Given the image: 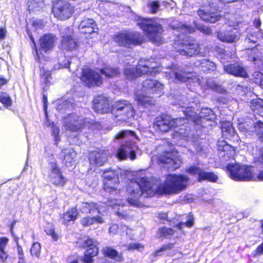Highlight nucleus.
Segmentation results:
<instances>
[{
	"instance_id": "obj_1",
	"label": "nucleus",
	"mask_w": 263,
	"mask_h": 263,
	"mask_svg": "<svg viewBox=\"0 0 263 263\" xmlns=\"http://www.w3.org/2000/svg\"><path fill=\"white\" fill-rule=\"evenodd\" d=\"M189 178L184 175L169 174L164 183L159 185L146 177H140L136 181H132L127 187L128 202L135 207H140L139 198L142 195L152 196L159 194H178L184 190L188 184Z\"/></svg>"
},
{
	"instance_id": "obj_2",
	"label": "nucleus",
	"mask_w": 263,
	"mask_h": 263,
	"mask_svg": "<svg viewBox=\"0 0 263 263\" xmlns=\"http://www.w3.org/2000/svg\"><path fill=\"white\" fill-rule=\"evenodd\" d=\"M177 32L174 34L177 36L173 47L180 54L187 57L197 55L200 52L198 44L192 42L190 40H185L184 36L194 31L193 28L189 25H183L177 21L174 22L170 26Z\"/></svg>"
},
{
	"instance_id": "obj_3",
	"label": "nucleus",
	"mask_w": 263,
	"mask_h": 263,
	"mask_svg": "<svg viewBox=\"0 0 263 263\" xmlns=\"http://www.w3.org/2000/svg\"><path fill=\"white\" fill-rule=\"evenodd\" d=\"M137 24L152 42L161 44L163 42V29L157 19L140 18L137 20Z\"/></svg>"
},
{
	"instance_id": "obj_4",
	"label": "nucleus",
	"mask_w": 263,
	"mask_h": 263,
	"mask_svg": "<svg viewBox=\"0 0 263 263\" xmlns=\"http://www.w3.org/2000/svg\"><path fill=\"white\" fill-rule=\"evenodd\" d=\"M187 100L185 96H181L180 100L176 103L182 108H185L184 110H183L184 114L185 116V118H178V119H181L183 121L177 123V126L173 128L175 131L178 133L183 138H187L190 136L191 128L187 124V122L189 119H191L195 123H198L196 120L197 119L196 114L195 112L194 109L192 107H186L185 105H187Z\"/></svg>"
},
{
	"instance_id": "obj_5",
	"label": "nucleus",
	"mask_w": 263,
	"mask_h": 263,
	"mask_svg": "<svg viewBox=\"0 0 263 263\" xmlns=\"http://www.w3.org/2000/svg\"><path fill=\"white\" fill-rule=\"evenodd\" d=\"M165 73L166 77L175 83L186 82L193 84L194 86L200 85V80L198 77L178 65H172L169 71H166Z\"/></svg>"
},
{
	"instance_id": "obj_6",
	"label": "nucleus",
	"mask_w": 263,
	"mask_h": 263,
	"mask_svg": "<svg viewBox=\"0 0 263 263\" xmlns=\"http://www.w3.org/2000/svg\"><path fill=\"white\" fill-rule=\"evenodd\" d=\"M156 64L151 63L149 60H141L136 68L130 65L127 66L124 69V73L126 78L133 80L139 76L144 74L152 73L151 69H154Z\"/></svg>"
},
{
	"instance_id": "obj_7",
	"label": "nucleus",
	"mask_w": 263,
	"mask_h": 263,
	"mask_svg": "<svg viewBox=\"0 0 263 263\" xmlns=\"http://www.w3.org/2000/svg\"><path fill=\"white\" fill-rule=\"evenodd\" d=\"M227 170L232 179L236 181H249L254 178L252 167L251 166L239 163L228 164Z\"/></svg>"
},
{
	"instance_id": "obj_8",
	"label": "nucleus",
	"mask_w": 263,
	"mask_h": 263,
	"mask_svg": "<svg viewBox=\"0 0 263 263\" xmlns=\"http://www.w3.org/2000/svg\"><path fill=\"white\" fill-rule=\"evenodd\" d=\"M112 114L118 121L126 122L127 119L133 117L135 114L133 105L126 100L115 102L111 110Z\"/></svg>"
},
{
	"instance_id": "obj_9",
	"label": "nucleus",
	"mask_w": 263,
	"mask_h": 263,
	"mask_svg": "<svg viewBox=\"0 0 263 263\" xmlns=\"http://www.w3.org/2000/svg\"><path fill=\"white\" fill-rule=\"evenodd\" d=\"M114 40L120 46L128 47L141 44L143 36L138 32L125 31L117 34Z\"/></svg>"
},
{
	"instance_id": "obj_10",
	"label": "nucleus",
	"mask_w": 263,
	"mask_h": 263,
	"mask_svg": "<svg viewBox=\"0 0 263 263\" xmlns=\"http://www.w3.org/2000/svg\"><path fill=\"white\" fill-rule=\"evenodd\" d=\"M73 7L64 0H58L53 3L52 12L54 16L60 20L69 18L73 12Z\"/></svg>"
},
{
	"instance_id": "obj_11",
	"label": "nucleus",
	"mask_w": 263,
	"mask_h": 263,
	"mask_svg": "<svg viewBox=\"0 0 263 263\" xmlns=\"http://www.w3.org/2000/svg\"><path fill=\"white\" fill-rule=\"evenodd\" d=\"M183 121L181 119H172L167 115H163L156 118L154 127L156 129L162 132H167L173 127L177 126L178 122Z\"/></svg>"
},
{
	"instance_id": "obj_12",
	"label": "nucleus",
	"mask_w": 263,
	"mask_h": 263,
	"mask_svg": "<svg viewBox=\"0 0 263 263\" xmlns=\"http://www.w3.org/2000/svg\"><path fill=\"white\" fill-rule=\"evenodd\" d=\"M63 126L66 129L72 132H79L88 123L91 124L92 121L90 122L87 119L82 120L79 117L75 115H70L64 119Z\"/></svg>"
},
{
	"instance_id": "obj_13",
	"label": "nucleus",
	"mask_w": 263,
	"mask_h": 263,
	"mask_svg": "<svg viewBox=\"0 0 263 263\" xmlns=\"http://www.w3.org/2000/svg\"><path fill=\"white\" fill-rule=\"evenodd\" d=\"M176 155V152H165L159 157L158 161L160 163L165 164L166 167L175 170L181 164V160Z\"/></svg>"
},
{
	"instance_id": "obj_14",
	"label": "nucleus",
	"mask_w": 263,
	"mask_h": 263,
	"mask_svg": "<svg viewBox=\"0 0 263 263\" xmlns=\"http://www.w3.org/2000/svg\"><path fill=\"white\" fill-rule=\"evenodd\" d=\"M49 164L50 172L48 177L50 181L57 186H63L66 181L57 162L55 161H51Z\"/></svg>"
},
{
	"instance_id": "obj_15",
	"label": "nucleus",
	"mask_w": 263,
	"mask_h": 263,
	"mask_svg": "<svg viewBox=\"0 0 263 263\" xmlns=\"http://www.w3.org/2000/svg\"><path fill=\"white\" fill-rule=\"evenodd\" d=\"M143 92L147 94H156L160 97L163 91V85L155 80H146L141 86V89Z\"/></svg>"
},
{
	"instance_id": "obj_16",
	"label": "nucleus",
	"mask_w": 263,
	"mask_h": 263,
	"mask_svg": "<svg viewBox=\"0 0 263 263\" xmlns=\"http://www.w3.org/2000/svg\"><path fill=\"white\" fill-rule=\"evenodd\" d=\"M103 177L104 178V189L106 192L115 191L119 182L118 174L112 170H106L103 173Z\"/></svg>"
},
{
	"instance_id": "obj_17",
	"label": "nucleus",
	"mask_w": 263,
	"mask_h": 263,
	"mask_svg": "<svg viewBox=\"0 0 263 263\" xmlns=\"http://www.w3.org/2000/svg\"><path fill=\"white\" fill-rule=\"evenodd\" d=\"M81 80L89 87L98 86L102 83V80L99 74L89 69L83 71Z\"/></svg>"
},
{
	"instance_id": "obj_18",
	"label": "nucleus",
	"mask_w": 263,
	"mask_h": 263,
	"mask_svg": "<svg viewBox=\"0 0 263 263\" xmlns=\"http://www.w3.org/2000/svg\"><path fill=\"white\" fill-rule=\"evenodd\" d=\"M218 156L222 161L234 159L235 150L233 147L228 144L225 141H219L217 144Z\"/></svg>"
},
{
	"instance_id": "obj_19",
	"label": "nucleus",
	"mask_w": 263,
	"mask_h": 263,
	"mask_svg": "<svg viewBox=\"0 0 263 263\" xmlns=\"http://www.w3.org/2000/svg\"><path fill=\"white\" fill-rule=\"evenodd\" d=\"M134 144L131 141H128L122 144L118 149L116 156L120 160H123L129 157L131 160L135 159L136 155L134 151Z\"/></svg>"
},
{
	"instance_id": "obj_20",
	"label": "nucleus",
	"mask_w": 263,
	"mask_h": 263,
	"mask_svg": "<svg viewBox=\"0 0 263 263\" xmlns=\"http://www.w3.org/2000/svg\"><path fill=\"white\" fill-rule=\"evenodd\" d=\"M72 30L69 28L63 29L61 31L62 40L61 45L63 49L66 50H72L77 47V42L71 37Z\"/></svg>"
},
{
	"instance_id": "obj_21",
	"label": "nucleus",
	"mask_w": 263,
	"mask_h": 263,
	"mask_svg": "<svg viewBox=\"0 0 263 263\" xmlns=\"http://www.w3.org/2000/svg\"><path fill=\"white\" fill-rule=\"evenodd\" d=\"M108 158V154L103 151L92 152L89 156V163L92 167L102 166L107 162Z\"/></svg>"
},
{
	"instance_id": "obj_22",
	"label": "nucleus",
	"mask_w": 263,
	"mask_h": 263,
	"mask_svg": "<svg viewBox=\"0 0 263 263\" xmlns=\"http://www.w3.org/2000/svg\"><path fill=\"white\" fill-rule=\"evenodd\" d=\"M224 70L228 74L237 77L248 78V74L245 67L237 63L224 66Z\"/></svg>"
},
{
	"instance_id": "obj_23",
	"label": "nucleus",
	"mask_w": 263,
	"mask_h": 263,
	"mask_svg": "<svg viewBox=\"0 0 263 263\" xmlns=\"http://www.w3.org/2000/svg\"><path fill=\"white\" fill-rule=\"evenodd\" d=\"M93 108L98 113H107L110 110L109 101L104 96H98L93 100Z\"/></svg>"
},
{
	"instance_id": "obj_24",
	"label": "nucleus",
	"mask_w": 263,
	"mask_h": 263,
	"mask_svg": "<svg viewBox=\"0 0 263 263\" xmlns=\"http://www.w3.org/2000/svg\"><path fill=\"white\" fill-rule=\"evenodd\" d=\"M217 37L221 42L230 43L235 42L238 40L235 28L227 29L225 31H218L217 32Z\"/></svg>"
},
{
	"instance_id": "obj_25",
	"label": "nucleus",
	"mask_w": 263,
	"mask_h": 263,
	"mask_svg": "<svg viewBox=\"0 0 263 263\" xmlns=\"http://www.w3.org/2000/svg\"><path fill=\"white\" fill-rule=\"evenodd\" d=\"M55 41V36L52 34H47L41 36L39 40L41 49L45 52L51 50L54 46Z\"/></svg>"
},
{
	"instance_id": "obj_26",
	"label": "nucleus",
	"mask_w": 263,
	"mask_h": 263,
	"mask_svg": "<svg viewBox=\"0 0 263 263\" xmlns=\"http://www.w3.org/2000/svg\"><path fill=\"white\" fill-rule=\"evenodd\" d=\"M97 25L92 19L86 18L83 20L79 26L81 33L90 34L98 30Z\"/></svg>"
},
{
	"instance_id": "obj_27",
	"label": "nucleus",
	"mask_w": 263,
	"mask_h": 263,
	"mask_svg": "<svg viewBox=\"0 0 263 263\" xmlns=\"http://www.w3.org/2000/svg\"><path fill=\"white\" fill-rule=\"evenodd\" d=\"M146 93L142 91L137 89L135 91V100L137 102L138 105L144 107H147L149 105L153 104L154 101L152 97L146 96Z\"/></svg>"
},
{
	"instance_id": "obj_28",
	"label": "nucleus",
	"mask_w": 263,
	"mask_h": 263,
	"mask_svg": "<svg viewBox=\"0 0 263 263\" xmlns=\"http://www.w3.org/2000/svg\"><path fill=\"white\" fill-rule=\"evenodd\" d=\"M198 15L205 22L214 23L220 20L221 15L218 12H208L204 10H199L197 12Z\"/></svg>"
},
{
	"instance_id": "obj_29",
	"label": "nucleus",
	"mask_w": 263,
	"mask_h": 263,
	"mask_svg": "<svg viewBox=\"0 0 263 263\" xmlns=\"http://www.w3.org/2000/svg\"><path fill=\"white\" fill-rule=\"evenodd\" d=\"M195 65L204 72L213 71L216 69L215 64L207 59L198 60L195 62Z\"/></svg>"
},
{
	"instance_id": "obj_30",
	"label": "nucleus",
	"mask_w": 263,
	"mask_h": 263,
	"mask_svg": "<svg viewBox=\"0 0 263 263\" xmlns=\"http://www.w3.org/2000/svg\"><path fill=\"white\" fill-rule=\"evenodd\" d=\"M81 210L83 213H93L94 210H97L99 213H101L106 211L105 209H102L101 205H97L95 203H83Z\"/></svg>"
},
{
	"instance_id": "obj_31",
	"label": "nucleus",
	"mask_w": 263,
	"mask_h": 263,
	"mask_svg": "<svg viewBox=\"0 0 263 263\" xmlns=\"http://www.w3.org/2000/svg\"><path fill=\"white\" fill-rule=\"evenodd\" d=\"M63 156L65 164L67 166L74 164L75 162L74 158L76 156L75 152L72 148L64 149L62 151Z\"/></svg>"
},
{
	"instance_id": "obj_32",
	"label": "nucleus",
	"mask_w": 263,
	"mask_h": 263,
	"mask_svg": "<svg viewBox=\"0 0 263 263\" xmlns=\"http://www.w3.org/2000/svg\"><path fill=\"white\" fill-rule=\"evenodd\" d=\"M9 239L6 237L0 238V262H5L8 257L7 252L6 251V246Z\"/></svg>"
},
{
	"instance_id": "obj_33",
	"label": "nucleus",
	"mask_w": 263,
	"mask_h": 263,
	"mask_svg": "<svg viewBox=\"0 0 263 263\" xmlns=\"http://www.w3.org/2000/svg\"><path fill=\"white\" fill-rule=\"evenodd\" d=\"M221 131L222 136L226 138H230L236 135L232 124L230 122H224L221 125Z\"/></svg>"
},
{
	"instance_id": "obj_34",
	"label": "nucleus",
	"mask_w": 263,
	"mask_h": 263,
	"mask_svg": "<svg viewBox=\"0 0 263 263\" xmlns=\"http://www.w3.org/2000/svg\"><path fill=\"white\" fill-rule=\"evenodd\" d=\"M104 254L110 258L118 262L122 260V254L111 247H106L103 249Z\"/></svg>"
},
{
	"instance_id": "obj_35",
	"label": "nucleus",
	"mask_w": 263,
	"mask_h": 263,
	"mask_svg": "<svg viewBox=\"0 0 263 263\" xmlns=\"http://www.w3.org/2000/svg\"><path fill=\"white\" fill-rule=\"evenodd\" d=\"M78 214L79 212L76 208H72L68 210L63 215V222L64 224H67L71 221H74L77 219Z\"/></svg>"
},
{
	"instance_id": "obj_36",
	"label": "nucleus",
	"mask_w": 263,
	"mask_h": 263,
	"mask_svg": "<svg viewBox=\"0 0 263 263\" xmlns=\"http://www.w3.org/2000/svg\"><path fill=\"white\" fill-rule=\"evenodd\" d=\"M100 72L108 78L118 77L121 73L120 70L118 68L112 67L109 66L101 69L100 70Z\"/></svg>"
},
{
	"instance_id": "obj_37",
	"label": "nucleus",
	"mask_w": 263,
	"mask_h": 263,
	"mask_svg": "<svg viewBox=\"0 0 263 263\" xmlns=\"http://www.w3.org/2000/svg\"><path fill=\"white\" fill-rule=\"evenodd\" d=\"M254 125L249 126L246 123H239L238 124V128L239 131L244 134L246 136L250 135L254 132Z\"/></svg>"
},
{
	"instance_id": "obj_38",
	"label": "nucleus",
	"mask_w": 263,
	"mask_h": 263,
	"mask_svg": "<svg viewBox=\"0 0 263 263\" xmlns=\"http://www.w3.org/2000/svg\"><path fill=\"white\" fill-rule=\"evenodd\" d=\"M251 107L256 113L263 117V100L259 99L252 102Z\"/></svg>"
},
{
	"instance_id": "obj_39",
	"label": "nucleus",
	"mask_w": 263,
	"mask_h": 263,
	"mask_svg": "<svg viewBox=\"0 0 263 263\" xmlns=\"http://www.w3.org/2000/svg\"><path fill=\"white\" fill-rule=\"evenodd\" d=\"M263 35L262 32L258 31L257 33L254 31H250L246 38L245 41L247 43H253L255 44L257 39H262Z\"/></svg>"
},
{
	"instance_id": "obj_40",
	"label": "nucleus",
	"mask_w": 263,
	"mask_h": 263,
	"mask_svg": "<svg viewBox=\"0 0 263 263\" xmlns=\"http://www.w3.org/2000/svg\"><path fill=\"white\" fill-rule=\"evenodd\" d=\"M217 179V176L214 173L212 172H206L203 170L201 174H200V177L199 181H201L203 180H208L210 181L215 182Z\"/></svg>"
},
{
	"instance_id": "obj_41",
	"label": "nucleus",
	"mask_w": 263,
	"mask_h": 263,
	"mask_svg": "<svg viewBox=\"0 0 263 263\" xmlns=\"http://www.w3.org/2000/svg\"><path fill=\"white\" fill-rule=\"evenodd\" d=\"M247 53L249 55V59L250 61L255 62L260 58V53L256 47L250 49H248Z\"/></svg>"
},
{
	"instance_id": "obj_42",
	"label": "nucleus",
	"mask_w": 263,
	"mask_h": 263,
	"mask_svg": "<svg viewBox=\"0 0 263 263\" xmlns=\"http://www.w3.org/2000/svg\"><path fill=\"white\" fill-rule=\"evenodd\" d=\"M135 133L129 130H121L117 133L115 138L117 139H122L123 138H128L129 137H135Z\"/></svg>"
},
{
	"instance_id": "obj_43",
	"label": "nucleus",
	"mask_w": 263,
	"mask_h": 263,
	"mask_svg": "<svg viewBox=\"0 0 263 263\" xmlns=\"http://www.w3.org/2000/svg\"><path fill=\"white\" fill-rule=\"evenodd\" d=\"M79 243L80 244V246L83 248L86 247L90 248L98 244V242L94 241L92 239L89 237H84L79 242Z\"/></svg>"
},
{
	"instance_id": "obj_44",
	"label": "nucleus",
	"mask_w": 263,
	"mask_h": 263,
	"mask_svg": "<svg viewBox=\"0 0 263 263\" xmlns=\"http://www.w3.org/2000/svg\"><path fill=\"white\" fill-rule=\"evenodd\" d=\"M0 102L6 107L11 106L12 105V101L10 96L5 92L2 91L0 92Z\"/></svg>"
},
{
	"instance_id": "obj_45",
	"label": "nucleus",
	"mask_w": 263,
	"mask_h": 263,
	"mask_svg": "<svg viewBox=\"0 0 263 263\" xmlns=\"http://www.w3.org/2000/svg\"><path fill=\"white\" fill-rule=\"evenodd\" d=\"M174 233V231L171 228L162 227L159 229V235L160 237L163 236L165 238H170Z\"/></svg>"
},
{
	"instance_id": "obj_46",
	"label": "nucleus",
	"mask_w": 263,
	"mask_h": 263,
	"mask_svg": "<svg viewBox=\"0 0 263 263\" xmlns=\"http://www.w3.org/2000/svg\"><path fill=\"white\" fill-rule=\"evenodd\" d=\"M46 68H43L41 72V75L42 76L41 81L42 82L47 84L51 78V72L52 70L48 69H46Z\"/></svg>"
},
{
	"instance_id": "obj_47",
	"label": "nucleus",
	"mask_w": 263,
	"mask_h": 263,
	"mask_svg": "<svg viewBox=\"0 0 263 263\" xmlns=\"http://www.w3.org/2000/svg\"><path fill=\"white\" fill-rule=\"evenodd\" d=\"M202 171L203 170L199 167L196 165H192L186 168V172L191 175H198V179L199 180L200 177V174H201Z\"/></svg>"
},
{
	"instance_id": "obj_48",
	"label": "nucleus",
	"mask_w": 263,
	"mask_h": 263,
	"mask_svg": "<svg viewBox=\"0 0 263 263\" xmlns=\"http://www.w3.org/2000/svg\"><path fill=\"white\" fill-rule=\"evenodd\" d=\"M254 132L263 140V122H257L254 124Z\"/></svg>"
},
{
	"instance_id": "obj_49",
	"label": "nucleus",
	"mask_w": 263,
	"mask_h": 263,
	"mask_svg": "<svg viewBox=\"0 0 263 263\" xmlns=\"http://www.w3.org/2000/svg\"><path fill=\"white\" fill-rule=\"evenodd\" d=\"M69 63L70 62L69 60L66 57H61L59 61V66L57 67L56 66H54L52 69L58 70L61 68L68 67V66L69 65Z\"/></svg>"
},
{
	"instance_id": "obj_50",
	"label": "nucleus",
	"mask_w": 263,
	"mask_h": 263,
	"mask_svg": "<svg viewBox=\"0 0 263 263\" xmlns=\"http://www.w3.org/2000/svg\"><path fill=\"white\" fill-rule=\"evenodd\" d=\"M41 248V245L39 243H33L30 249L31 254L32 256L38 257L40 255Z\"/></svg>"
},
{
	"instance_id": "obj_51",
	"label": "nucleus",
	"mask_w": 263,
	"mask_h": 263,
	"mask_svg": "<svg viewBox=\"0 0 263 263\" xmlns=\"http://www.w3.org/2000/svg\"><path fill=\"white\" fill-rule=\"evenodd\" d=\"M147 7L149 8L150 11L152 13H156L160 7V3L158 1H154L149 2L147 4Z\"/></svg>"
},
{
	"instance_id": "obj_52",
	"label": "nucleus",
	"mask_w": 263,
	"mask_h": 263,
	"mask_svg": "<svg viewBox=\"0 0 263 263\" xmlns=\"http://www.w3.org/2000/svg\"><path fill=\"white\" fill-rule=\"evenodd\" d=\"M194 218L192 216H189L188 217V220L185 222H180L176 225V227L181 230L182 228L185 226L187 227L190 228L193 225Z\"/></svg>"
},
{
	"instance_id": "obj_53",
	"label": "nucleus",
	"mask_w": 263,
	"mask_h": 263,
	"mask_svg": "<svg viewBox=\"0 0 263 263\" xmlns=\"http://www.w3.org/2000/svg\"><path fill=\"white\" fill-rule=\"evenodd\" d=\"M173 247V244H168L167 245L163 246L159 250H157L154 253V256L157 257L158 256H160L162 254V253H163V252L167 250L172 249Z\"/></svg>"
},
{
	"instance_id": "obj_54",
	"label": "nucleus",
	"mask_w": 263,
	"mask_h": 263,
	"mask_svg": "<svg viewBox=\"0 0 263 263\" xmlns=\"http://www.w3.org/2000/svg\"><path fill=\"white\" fill-rule=\"evenodd\" d=\"M47 235L51 236L52 239L54 241H57L58 239V235L55 232V231L53 228H46L45 230Z\"/></svg>"
},
{
	"instance_id": "obj_55",
	"label": "nucleus",
	"mask_w": 263,
	"mask_h": 263,
	"mask_svg": "<svg viewBox=\"0 0 263 263\" xmlns=\"http://www.w3.org/2000/svg\"><path fill=\"white\" fill-rule=\"evenodd\" d=\"M93 223L94 219L93 217H90L89 216L84 217L81 220V223L84 227H88Z\"/></svg>"
},
{
	"instance_id": "obj_56",
	"label": "nucleus",
	"mask_w": 263,
	"mask_h": 263,
	"mask_svg": "<svg viewBox=\"0 0 263 263\" xmlns=\"http://www.w3.org/2000/svg\"><path fill=\"white\" fill-rule=\"evenodd\" d=\"M97 245H95L90 247L85 251V252L87 255H90L91 256H95L97 255L98 253V248L97 247Z\"/></svg>"
},
{
	"instance_id": "obj_57",
	"label": "nucleus",
	"mask_w": 263,
	"mask_h": 263,
	"mask_svg": "<svg viewBox=\"0 0 263 263\" xmlns=\"http://www.w3.org/2000/svg\"><path fill=\"white\" fill-rule=\"evenodd\" d=\"M59 132L60 130L58 127L53 125L52 126V133L54 137V140L56 142L60 140L59 139Z\"/></svg>"
},
{
	"instance_id": "obj_58",
	"label": "nucleus",
	"mask_w": 263,
	"mask_h": 263,
	"mask_svg": "<svg viewBox=\"0 0 263 263\" xmlns=\"http://www.w3.org/2000/svg\"><path fill=\"white\" fill-rule=\"evenodd\" d=\"M143 246L139 243H131L128 246V249L129 250L137 249L138 250L141 251V250L143 249Z\"/></svg>"
},
{
	"instance_id": "obj_59",
	"label": "nucleus",
	"mask_w": 263,
	"mask_h": 263,
	"mask_svg": "<svg viewBox=\"0 0 263 263\" xmlns=\"http://www.w3.org/2000/svg\"><path fill=\"white\" fill-rule=\"evenodd\" d=\"M17 251L18 254V257L19 258V261L24 262V252L22 249V247L21 246L20 244H17Z\"/></svg>"
},
{
	"instance_id": "obj_60",
	"label": "nucleus",
	"mask_w": 263,
	"mask_h": 263,
	"mask_svg": "<svg viewBox=\"0 0 263 263\" xmlns=\"http://www.w3.org/2000/svg\"><path fill=\"white\" fill-rule=\"evenodd\" d=\"M198 29L205 34H210L212 33L211 29L203 25H201L198 27Z\"/></svg>"
},
{
	"instance_id": "obj_61",
	"label": "nucleus",
	"mask_w": 263,
	"mask_h": 263,
	"mask_svg": "<svg viewBox=\"0 0 263 263\" xmlns=\"http://www.w3.org/2000/svg\"><path fill=\"white\" fill-rule=\"evenodd\" d=\"M121 203L119 202V201H118L116 199H111L106 202V203L105 204L106 206H114L116 205H120Z\"/></svg>"
},
{
	"instance_id": "obj_62",
	"label": "nucleus",
	"mask_w": 263,
	"mask_h": 263,
	"mask_svg": "<svg viewBox=\"0 0 263 263\" xmlns=\"http://www.w3.org/2000/svg\"><path fill=\"white\" fill-rule=\"evenodd\" d=\"M93 256H91L90 255H87V253H85V255L83 258V261L86 263H91L92 262L93 259L92 257Z\"/></svg>"
},
{
	"instance_id": "obj_63",
	"label": "nucleus",
	"mask_w": 263,
	"mask_h": 263,
	"mask_svg": "<svg viewBox=\"0 0 263 263\" xmlns=\"http://www.w3.org/2000/svg\"><path fill=\"white\" fill-rule=\"evenodd\" d=\"M253 77L254 79L259 80V81H260L261 79L263 78V75L262 73L258 71L254 72L253 74Z\"/></svg>"
},
{
	"instance_id": "obj_64",
	"label": "nucleus",
	"mask_w": 263,
	"mask_h": 263,
	"mask_svg": "<svg viewBox=\"0 0 263 263\" xmlns=\"http://www.w3.org/2000/svg\"><path fill=\"white\" fill-rule=\"evenodd\" d=\"M256 251L257 254H263V242L257 248Z\"/></svg>"
}]
</instances>
